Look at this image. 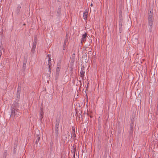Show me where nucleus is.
Segmentation results:
<instances>
[{
  "instance_id": "obj_1",
  "label": "nucleus",
  "mask_w": 158,
  "mask_h": 158,
  "mask_svg": "<svg viewBox=\"0 0 158 158\" xmlns=\"http://www.w3.org/2000/svg\"><path fill=\"white\" fill-rule=\"evenodd\" d=\"M153 14L152 12L151 11L149 12L148 13V27L150 31H152L153 25Z\"/></svg>"
},
{
  "instance_id": "obj_2",
  "label": "nucleus",
  "mask_w": 158,
  "mask_h": 158,
  "mask_svg": "<svg viewBox=\"0 0 158 158\" xmlns=\"http://www.w3.org/2000/svg\"><path fill=\"white\" fill-rule=\"evenodd\" d=\"M20 112H19L17 109H12L11 117L15 118V116L17 117L18 115H20Z\"/></svg>"
},
{
  "instance_id": "obj_3",
  "label": "nucleus",
  "mask_w": 158,
  "mask_h": 158,
  "mask_svg": "<svg viewBox=\"0 0 158 158\" xmlns=\"http://www.w3.org/2000/svg\"><path fill=\"white\" fill-rule=\"evenodd\" d=\"M87 37V35L86 33H85L82 35L81 42V44H83V42H84L85 41H86Z\"/></svg>"
},
{
  "instance_id": "obj_4",
  "label": "nucleus",
  "mask_w": 158,
  "mask_h": 158,
  "mask_svg": "<svg viewBox=\"0 0 158 158\" xmlns=\"http://www.w3.org/2000/svg\"><path fill=\"white\" fill-rule=\"evenodd\" d=\"M85 73V69L84 67L82 66L80 71L81 77H83L84 74Z\"/></svg>"
},
{
  "instance_id": "obj_5",
  "label": "nucleus",
  "mask_w": 158,
  "mask_h": 158,
  "mask_svg": "<svg viewBox=\"0 0 158 158\" xmlns=\"http://www.w3.org/2000/svg\"><path fill=\"white\" fill-rule=\"evenodd\" d=\"M88 14V11L87 10H86L83 13V19L85 20H86L87 19V16Z\"/></svg>"
},
{
  "instance_id": "obj_6",
  "label": "nucleus",
  "mask_w": 158,
  "mask_h": 158,
  "mask_svg": "<svg viewBox=\"0 0 158 158\" xmlns=\"http://www.w3.org/2000/svg\"><path fill=\"white\" fill-rule=\"evenodd\" d=\"M18 106V104L16 102H14L12 106V109H17Z\"/></svg>"
},
{
  "instance_id": "obj_7",
  "label": "nucleus",
  "mask_w": 158,
  "mask_h": 158,
  "mask_svg": "<svg viewBox=\"0 0 158 158\" xmlns=\"http://www.w3.org/2000/svg\"><path fill=\"white\" fill-rule=\"evenodd\" d=\"M48 64L49 67V70L50 69V67L52 65L51 61V60L50 56L49 55H48Z\"/></svg>"
},
{
  "instance_id": "obj_8",
  "label": "nucleus",
  "mask_w": 158,
  "mask_h": 158,
  "mask_svg": "<svg viewBox=\"0 0 158 158\" xmlns=\"http://www.w3.org/2000/svg\"><path fill=\"white\" fill-rule=\"evenodd\" d=\"M60 66H58L57 67L56 70V75H58L60 73Z\"/></svg>"
},
{
  "instance_id": "obj_9",
  "label": "nucleus",
  "mask_w": 158,
  "mask_h": 158,
  "mask_svg": "<svg viewBox=\"0 0 158 158\" xmlns=\"http://www.w3.org/2000/svg\"><path fill=\"white\" fill-rule=\"evenodd\" d=\"M44 112L43 110H41L40 112V118L41 119H42L43 117Z\"/></svg>"
},
{
  "instance_id": "obj_10",
  "label": "nucleus",
  "mask_w": 158,
  "mask_h": 158,
  "mask_svg": "<svg viewBox=\"0 0 158 158\" xmlns=\"http://www.w3.org/2000/svg\"><path fill=\"white\" fill-rule=\"evenodd\" d=\"M59 123L58 121H57L56 122V130L57 129H58L59 127Z\"/></svg>"
},
{
  "instance_id": "obj_11",
  "label": "nucleus",
  "mask_w": 158,
  "mask_h": 158,
  "mask_svg": "<svg viewBox=\"0 0 158 158\" xmlns=\"http://www.w3.org/2000/svg\"><path fill=\"white\" fill-rule=\"evenodd\" d=\"M36 140L35 141V143L37 144L38 143V141H39L40 139V137L38 136V135H37L36 137Z\"/></svg>"
},
{
  "instance_id": "obj_12",
  "label": "nucleus",
  "mask_w": 158,
  "mask_h": 158,
  "mask_svg": "<svg viewBox=\"0 0 158 158\" xmlns=\"http://www.w3.org/2000/svg\"><path fill=\"white\" fill-rule=\"evenodd\" d=\"M36 47V42H34L33 43L32 48L33 49H35Z\"/></svg>"
},
{
  "instance_id": "obj_13",
  "label": "nucleus",
  "mask_w": 158,
  "mask_h": 158,
  "mask_svg": "<svg viewBox=\"0 0 158 158\" xmlns=\"http://www.w3.org/2000/svg\"><path fill=\"white\" fill-rule=\"evenodd\" d=\"M26 63V61H24V64H25Z\"/></svg>"
},
{
  "instance_id": "obj_14",
  "label": "nucleus",
  "mask_w": 158,
  "mask_h": 158,
  "mask_svg": "<svg viewBox=\"0 0 158 158\" xmlns=\"http://www.w3.org/2000/svg\"><path fill=\"white\" fill-rule=\"evenodd\" d=\"M90 6H93V4L92 3L91 4Z\"/></svg>"
},
{
  "instance_id": "obj_15",
  "label": "nucleus",
  "mask_w": 158,
  "mask_h": 158,
  "mask_svg": "<svg viewBox=\"0 0 158 158\" xmlns=\"http://www.w3.org/2000/svg\"><path fill=\"white\" fill-rule=\"evenodd\" d=\"M65 50V48L64 47L63 48V50Z\"/></svg>"
},
{
  "instance_id": "obj_16",
  "label": "nucleus",
  "mask_w": 158,
  "mask_h": 158,
  "mask_svg": "<svg viewBox=\"0 0 158 158\" xmlns=\"http://www.w3.org/2000/svg\"><path fill=\"white\" fill-rule=\"evenodd\" d=\"M132 126V128L133 127V125H132L131 126Z\"/></svg>"
},
{
  "instance_id": "obj_17",
  "label": "nucleus",
  "mask_w": 158,
  "mask_h": 158,
  "mask_svg": "<svg viewBox=\"0 0 158 158\" xmlns=\"http://www.w3.org/2000/svg\"><path fill=\"white\" fill-rule=\"evenodd\" d=\"M37 132H38H38H39V131L38 130H37Z\"/></svg>"
}]
</instances>
